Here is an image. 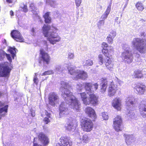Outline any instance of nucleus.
Instances as JSON below:
<instances>
[{"mask_svg": "<svg viewBox=\"0 0 146 146\" xmlns=\"http://www.w3.org/2000/svg\"><path fill=\"white\" fill-rule=\"evenodd\" d=\"M61 88H60L62 92V96L65 101L62 102L60 106L59 115L60 117L65 116L69 114L68 107L70 108L77 111L80 110V104L76 98L72 95L69 90L70 86L68 82L66 81L61 82Z\"/></svg>", "mask_w": 146, "mask_h": 146, "instance_id": "f257e3e1", "label": "nucleus"}, {"mask_svg": "<svg viewBox=\"0 0 146 146\" xmlns=\"http://www.w3.org/2000/svg\"><path fill=\"white\" fill-rule=\"evenodd\" d=\"M86 92L88 94L89 98L87 97L85 92L80 94L81 98L84 104L86 105L91 104L96 105L98 103V97L94 94V91L98 88V85L97 83L93 84L91 83L86 82L83 83Z\"/></svg>", "mask_w": 146, "mask_h": 146, "instance_id": "f03ea898", "label": "nucleus"}, {"mask_svg": "<svg viewBox=\"0 0 146 146\" xmlns=\"http://www.w3.org/2000/svg\"><path fill=\"white\" fill-rule=\"evenodd\" d=\"M48 25H44L43 27V32L45 37H48V40L53 44L59 41L60 38L56 33L57 29L55 28H50Z\"/></svg>", "mask_w": 146, "mask_h": 146, "instance_id": "7ed1b4c3", "label": "nucleus"}, {"mask_svg": "<svg viewBox=\"0 0 146 146\" xmlns=\"http://www.w3.org/2000/svg\"><path fill=\"white\" fill-rule=\"evenodd\" d=\"M102 47H103L102 50V52L106 56V58L104 59L103 56L100 54L98 56L99 59V63L100 65L102 64L103 63L105 64L106 67L110 70H112L113 69V64L111 63V61L110 58L109 57V53L108 50V44L105 42H103L102 44Z\"/></svg>", "mask_w": 146, "mask_h": 146, "instance_id": "20e7f679", "label": "nucleus"}, {"mask_svg": "<svg viewBox=\"0 0 146 146\" xmlns=\"http://www.w3.org/2000/svg\"><path fill=\"white\" fill-rule=\"evenodd\" d=\"M141 36L142 39L140 38H134L132 41L133 47L141 53L146 52V33L141 32Z\"/></svg>", "mask_w": 146, "mask_h": 146, "instance_id": "39448f33", "label": "nucleus"}, {"mask_svg": "<svg viewBox=\"0 0 146 146\" xmlns=\"http://www.w3.org/2000/svg\"><path fill=\"white\" fill-rule=\"evenodd\" d=\"M109 84V87L108 95L110 96H113L116 93L117 90V86L114 84L113 82H108L107 80L105 79L104 80L102 83V86L101 88V92L104 93L106 90L107 85Z\"/></svg>", "mask_w": 146, "mask_h": 146, "instance_id": "423d86ee", "label": "nucleus"}, {"mask_svg": "<svg viewBox=\"0 0 146 146\" xmlns=\"http://www.w3.org/2000/svg\"><path fill=\"white\" fill-rule=\"evenodd\" d=\"M123 51L121 54V58L125 63L129 64L133 60V57L131 51L130 50L129 46L126 44H123L122 45Z\"/></svg>", "mask_w": 146, "mask_h": 146, "instance_id": "0eeeda50", "label": "nucleus"}, {"mask_svg": "<svg viewBox=\"0 0 146 146\" xmlns=\"http://www.w3.org/2000/svg\"><path fill=\"white\" fill-rule=\"evenodd\" d=\"M68 73L74 76V77L76 79L85 80L88 77L87 73L83 70H75V67L70 66L68 68Z\"/></svg>", "mask_w": 146, "mask_h": 146, "instance_id": "6e6552de", "label": "nucleus"}, {"mask_svg": "<svg viewBox=\"0 0 146 146\" xmlns=\"http://www.w3.org/2000/svg\"><path fill=\"white\" fill-rule=\"evenodd\" d=\"M135 100L134 97H131L127 98L126 101L127 108V112L128 113L129 116L131 119H133L135 117L134 110L135 108L134 102Z\"/></svg>", "mask_w": 146, "mask_h": 146, "instance_id": "1a4fd4ad", "label": "nucleus"}, {"mask_svg": "<svg viewBox=\"0 0 146 146\" xmlns=\"http://www.w3.org/2000/svg\"><path fill=\"white\" fill-rule=\"evenodd\" d=\"M11 64L7 62L0 64V77H9L11 69Z\"/></svg>", "mask_w": 146, "mask_h": 146, "instance_id": "9d476101", "label": "nucleus"}, {"mask_svg": "<svg viewBox=\"0 0 146 146\" xmlns=\"http://www.w3.org/2000/svg\"><path fill=\"white\" fill-rule=\"evenodd\" d=\"M81 125L84 131L90 132L93 128V123L89 119H82L81 120Z\"/></svg>", "mask_w": 146, "mask_h": 146, "instance_id": "9b49d317", "label": "nucleus"}, {"mask_svg": "<svg viewBox=\"0 0 146 146\" xmlns=\"http://www.w3.org/2000/svg\"><path fill=\"white\" fill-rule=\"evenodd\" d=\"M49 104L52 106H54L59 101V98L58 94L55 93H50L48 96Z\"/></svg>", "mask_w": 146, "mask_h": 146, "instance_id": "f8f14e48", "label": "nucleus"}, {"mask_svg": "<svg viewBox=\"0 0 146 146\" xmlns=\"http://www.w3.org/2000/svg\"><path fill=\"white\" fill-rule=\"evenodd\" d=\"M122 120L121 117L117 116L114 119L113 121L114 127L115 130L119 132L122 130L123 127L121 125Z\"/></svg>", "mask_w": 146, "mask_h": 146, "instance_id": "ddd939ff", "label": "nucleus"}, {"mask_svg": "<svg viewBox=\"0 0 146 146\" xmlns=\"http://www.w3.org/2000/svg\"><path fill=\"white\" fill-rule=\"evenodd\" d=\"M40 54L41 58L39 63L41 64L42 62L44 64H48L49 62L50 59V56L46 52L43 50H41Z\"/></svg>", "mask_w": 146, "mask_h": 146, "instance_id": "4468645a", "label": "nucleus"}, {"mask_svg": "<svg viewBox=\"0 0 146 146\" xmlns=\"http://www.w3.org/2000/svg\"><path fill=\"white\" fill-rule=\"evenodd\" d=\"M60 140L61 144H58L56 146H70L72 145L70 138L68 136L62 137Z\"/></svg>", "mask_w": 146, "mask_h": 146, "instance_id": "2eb2a0df", "label": "nucleus"}, {"mask_svg": "<svg viewBox=\"0 0 146 146\" xmlns=\"http://www.w3.org/2000/svg\"><path fill=\"white\" fill-rule=\"evenodd\" d=\"M139 110L141 116L144 118H146V99L143 100L141 102Z\"/></svg>", "mask_w": 146, "mask_h": 146, "instance_id": "dca6fc26", "label": "nucleus"}, {"mask_svg": "<svg viewBox=\"0 0 146 146\" xmlns=\"http://www.w3.org/2000/svg\"><path fill=\"white\" fill-rule=\"evenodd\" d=\"M11 37L17 41L20 42H23L24 39L20 33L17 30H14L11 33Z\"/></svg>", "mask_w": 146, "mask_h": 146, "instance_id": "f3484780", "label": "nucleus"}, {"mask_svg": "<svg viewBox=\"0 0 146 146\" xmlns=\"http://www.w3.org/2000/svg\"><path fill=\"white\" fill-rule=\"evenodd\" d=\"M67 121V123L65 125L66 129L68 131H74L76 127V125L74 124V121L70 118L68 119Z\"/></svg>", "mask_w": 146, "mask_h": 146, "instance_id": "a211bd4d", "label": "nucleus"}, {"mask_svg": "<svg viewBox=\"0 0 146 146\" xmlns=\"http://www.w3.org/2000/svg\"><path fill=\"white\" fill-rule=\"evenodd\" d=\"M38 138L44 145L48 144L49 141L48 137L44 133L41 132L38 133L37 135Z\"/></svg>", "mask_w": 146, "mask_h": 146, "instance_id": "6ab92c4d", "label": "nucleus"}, {"mask_svg": "<svg viewBox=\"0 0 146 146\" xmlns=\"http://www.w3.org/2000/svg\"><path fill=\"white\" fill-rule=\"evenodd\" d=\"M85 112L92 119L96 118V114L94 110L90 107H87L85 110Z\"/></svg>", "mask_w": 146, "mask_h": 146, "instance_id": "aec40b11", "label": "nucleus"}, {"mask_svg": "<svg viewBox=\"0 0 146 146\" xmlns=\"http://www.w3.org/2000/svg\"><path fill=\"white\" fill-rule=\"evenodd\" d=\"M5 56H6L7 59L10 62H12V59L11 55L9 54H7L2 50H0V60H3Z\"/></svg>", "mask_w": 146, "mask_h": 146, "instance_id": "412c9836", "label": "nucleus"}, {"mask_svg": "<svg viewBox=\"0 0 146 146\" xmlns=\"http://www.w3.org/2000/svg\"><path fill=\"white\" fill-rule=\"evenodd\" d=\"M124 136L126 138L125 141L128 146H129L135 141V138L133 135L124 134Z\"/></svg>", "mask_w": 146, "mask_h": 146, "instance_id": "4be33fe9", "label": "nucleus"}, {"mask_svg": "<svg viewBox=\"0 0 146 146\" xmlns=\"http://www.w3.org/2000/svg\"><path fill=\"white\" fill-rule=\"evenodd\" d=\"M146 86L142 84H138L136 86V90L137 92L139 94H143L145 91Z\"/></svg>", "mask_w": 146, "mask_h": 146, "instance_id": "5701e85b", "label": "nucleus"}, {"mask_svg": "<svg viewBox=\"0 0 146 146\" xmlns=\"http://www.w3.org/2000/svg\"><path fill=\"white\" fill-rule=\"evenodd\" d=\"M3 94L0 92V97L2 96ZM8 107V105H6L4 107L0 108V119L7 113Z\"/></svg>", "mask_w": 146, "mask_h": 146, "instance_id": "b1692460", "label": "nucleus"}, {"mask_svg": "<svg viewBox=\"0 0 146 146\" xmlns=\"http://www.w3.org/2000/svg\"><path fill=\"white\" fill-rule=\"evenodd\" d=\"M112 106L117 110H120L121 109V100L119 98H115L113 101Z\"/></svg>", "mask_w": 146, "mask_h": 146, "instance_id": "393cba45", "label": "nucleus"}, {"mask_svg": "<svg viewBox=\"0 0 146 146\" xmlns=\"http://www.w3.org/2000/svg\"><path fill=\"white\" fill-rule=\"evenodd\" d=\"M29 3L30 5V7L31 9V11L33 14L35 15L36 17H38V9H36V7L35 6L33 2L32 1H30Z\"/></svg>", "mask_w": 146, "mask_h": 146, "instance_id": "a878e982", "label": "nucleus"}, {"mask_svg": "<svg viewBox=\"0 0 146 146\" xmlns=\"http://www.w3.org/2000/svg\"><path fill=\"white\" fill-rule=\"evenodd\" d=\"M111 6V5H109L106 11L101 17V19H102V20H104L107 18L108 15L109 14L110 12Z\"/></svg>", "mask_w": 146, "mask_h": 146, "instance_id": "bb28decb", "label": "nucleus"}, {"mask_svg": "<svg viewBox=\"0 0 146 146\" xmlns=\"http://www.w3.org/2000/svg\"><path fill=\"white\" fill-rule=\"evenodd\" d=\"M7 50L11 54L13 58L14 59L15 57L16 56V52L18 51V50L15 47H9Z\"/></svg>", "mask_w": 146, "mask_h": 146, "instance_id": "cd10ccee", "label": "nucleus"}, {"mask_svg": "<svg viewBox=\"0 0 146 146\" xmlns=\"http://www.w3.org/2000/svg\"><path fill=\"white\" fill-rule=\"evenodd\" d=\"M64 69L65 68L62 65L60 64L56 65L55 66L54 71L59 74L62 72Z\"/></svg>", "mask_w": 146, "mask_h": 146, "instance_id": "c85d7f7f", "label": "nucleus"}, {"mask_svg": "<svg viewBox=\"0 0 146 146\" xmlns=\"http://www.w3.org/2000/svg\"><path fill=\"white\" fill-rule=\"evenodd\" d=\"M135 6L137 9L141 11H142L144 8L143 4L141 2H138L136 4Z\"/></svg>", "mask_w": 146, "mask_h": 146, "instance_id": "c756f323", "label": "nucleus"}, {"mask_svg": "<svg viewBox=\"0 0 146 146\" xmlns=\"http://www.w3.org/2000/svg\"><path fill=\"white\" fill-rule=\"evenodd\" d=\"M141 71L140 70H135L134 71V76L136 78H141L143 76V74Z\"/></svg>", "mask_w": 146, "mask_h": 146, "instance_id": "7c9ffc66", "label": "nucleus"}, {"mask_svg": "<svg viewBox=\"0 0 146 146\" xmlns=\"http://www.w3.org/2000/svg\"><path fill=\"white\" fill-rule=\"evenodd\" d=\"M49 12H47L44 16L45 21L46 23H49L51 21V19L49 16Z\"/></svg>", "mask_w": 146, "mask_h": 146, "instance_id": "2f4dec72", "label": "nucleus"}, {"mask_svg": "<svg viewBox=\"0 0 146 146\" xmlns=\"http://www.w3.org/2000/svg\"><path fill=\"white\" fill-rule=\"evenodd\" d=\"M104 20H100L97 23L98 27L99 29H100L104 24Z\"/></svg>", "mask_w": 146, "mask_h": 146, "instance_id": "473e14b6", "label": "nucleus"}, {"mask_svg": "<svg viewBox=\"0 0 146 146\" xmlns=\"http://www.w3.org/2000/svg\"><path fill=\"white\" fill-rule=\"evenodd\" d=\"M93 64V62L90 60H86L84 63V66H91Z\"/></svg>", "mask_w": 146, "mask_h": 146, "instance_id": "72a5a7b5", "label": "nucleus"}, {"mask_svg": "<svg viewBox=\"0 0 146 146\" xmlns=\"http://www.w3.org/2000/svg\"><path fill=\"white\" fill-rule=\"evenodd\" d=\"M54 71L52 70H48L44 72L42 74V76H45L47 75L52 74L54 73Z\"/></svg>", "mask_w": 146, "mask_h": 146, "instance_id": "f704fd0d", "label": "nucleus"}, {"mask_svg": "<svg viewBox=\"0 0 146 146\" xmlns=\"http://www.w3.org/2000/svg\"><path fill=\"white\" fill-rule=\"evenodd\" d=\"M47 3L49 4L51 6L54 7L55 2L54 0H45Z\"/></svg>", "mask_w": 146, "mask_h": 146, "instance_id": "c9c22d12", "label": "nucleus"}, {"mask_svg": "<svg viewBox=\"0 0 146 146\" xmlns=\"http://www.w3.org/2000/svg\"><path fill=\"white\" fill-rule=\"evenodd\" d=\"M116 31L113 30H112L110 33L108 35H109L110 36L114 38L116 36Z\"/></svg>", "mask_w": 146, "mask_h": 146, "instance_id": "e433bc0d", "label": "nucleus"}, {"mask_svg": "<svg viewBox=\"0 0 146 146\" xmlns=\"http://www.w3.org/2000/svg\"><path fill=\"white\" fill-rule=\"evenodd\" d=\"M76 88L78 91L81 92L82 89L83 88V87L82 84L79 83L77 84Z\"/></svg>", "mask_w": 146, "mask_h": 146, "instance_id": "4c0bfd02", "label": "nucleus"}, {"mask_svg": "<svg viewBox=\"0 0 146 146\" xmlns=\"http://www.w3.org/2000/svg\"><path fill=\"white\" fill-rule=\"evenodd\" d=\"M21 7L23 9V11L24 12H27L28 10V9L27 8V6L26 5L23 4H21Z\"/></svg>", "mask_w": 146, "mask_h": 146, "instance_id": "58836bf2", "label": "nucleus"}, {"mask_svg": "<svg viewBox=\"0 0 146 146\" xmlns=\"http://www.w3.org/2000/svg\"><path fill=\"white\" fill-rule=\"evenodd\" d=\"M89 140V138L87 135H84L82 137L83 141L85 143L88 142Z\"/></svg>", "mask_w": 146, "mask_h": 146, "instance_id": "ea45409f", "label": "nucleus"}, {"mask_svg": "<svg viewBox=\"0 0 146 146\" xmlns=\"http://www.w3.org/2000/svg\"><path fill=\"white\" fill-rule=\"evenodd\" d=\"M102 116L104 120H106L108 119V116L107 113L105 112L102 113Z\"/></svg>", "mask_w": 146, "mask_h": 146, "instance_id": "a19ab883", "label": "nucleus"}, {"mask_svg": "<svg viewBox=\"0 0 146 146\" xmlns=\"http://www.w3.org/2000/svg\"><path fill=\"white\" fill-rule=\"evenodd\" d=\"M106 39L108 42L109 43H112L113 38L111 37L110 36H109L108 35Z\"/></svg>", "mask_w": 146, "mask_h": 146, "instance_id": "79ce46f5", "label": "nucleus"}, {"mask_svg": "<svg viewBox=\"0 0 146 146\" xmlns=\"http://www.w3.org/2000/svg\"><path fill=\"white\" fill-rule=\"evenodd\" d=\"M55 17L60 18L61 17L60 14L58 11H55L54 13Z\"/></svg>", "mask_w": 146, "mask_h": 146, "instance_id": "37998d69", "label": "nucleus"}, {"mask_svg": "<svg viewBox=\"0 0 146 146\" xmlns=\"http://www.w3.org/2000/svg\"><path fill=\"white\" fill-rule=\"evenodd\" d=\"M36 73H35V75L34 76V79H33V81L34 82V83L36 84H38V78L36 77Z\"/></svg>", "mask_w": 146, "mask_h": 146, "instance_id": "c03bdc74", "label": "nucleus"}, {"mask_svg": "<svg viewBox=\"0 0 146 146\" xmlns=\"http://www.w3.org/2000/svg\"><path fill=\"white\" fill-rule=\"evenodd\" d=\"M81 0H76L75 3L76 6L77 7H79L81 3Z\"/></svg>", "mask_w": 146, "mask_h": 146, "instance_id": "a18cd8bd", "label": "nucleus"}, {"mask_svg": "<svg viewBox=\"0 0 146 146\" xmlns=\"http://www.w3.org/2000/svg\"><path fill=\"white\" fill-rule=\"evenodd\" d=\"M108 53H109V56L110 52H111L113 51V48L111 46H109L108 47ZM110 58V57H109Z\"/></svg>", "mask_w": 146, "mask_h": 146, "instance_id": "49530a36", "label": "nucleus"}, {"mask_svg": "<svg viewBox=\"0 0 146 146\" xmlns=\"http://www.w3.org/2000/svg\"><path fill=\"white\" fill-rule=\"evenodd\" d=\"M30 113L31 114V115L33 117L35 115V111L32 108L30 109Z\"/></svg>", "mask_w": 146, "mask_h": 146, "instance_id": "de8ad7c7", "label": "nucleus"}, {"mask_svg": "<svg viewBox=\"0 0 146 146\" xmlns=\"http://www.w3.org/2000/svg\"><path fill=\"white\" fill-rule=\"evenodd\" d=\"M43 121L46 124H48L50 121V119L49 118L47 117H45L43 119Z\"/></svg>", "mask_w": 146, "mask_h": 146, "instance_id": "09e8293b", "label": "nucleus"}, {"mask_svg": "<svg viewBox=\"0 0 146 146\" xmlns=\"http://www.w3.org/2000/svg\"><path fill=\"white\" fill-rule=\"evenodd\" d=\"M68 57L70 59H73L74 57V54L72 53H69L68 54Z\"/></svg>", "mask_w": 146, "mask_h": 146, "instance_id": "8fccbe9b", "label": "nucleus"}, {"mask_svg": "<svg viewBox=\"0 0 146 146\" xmlns=\"http://www.w3.org/2000/svg\"><path fill=\"white\" fill-rule=\"evenodd\" d=\"M116 78V82H117L119 84V85H121L123 84V82L122 81H121L120 80H119L118 78Z\"/></svg>", "mask_w": 146, "mask_h": 146, "instance_id": "3c124183", "label": "nucleus"}, {"mask_svg": "<svg viewBox=\"0 0 146 146\" xmlns=\"http://www.w3.org/2000/svg\"><path fill=\"white\" fill-rule=\"evenodd\" d=\"M128 0L127 1H126V3H125V5L123 8V11H124L126 7L127 6L128 3Z\"/></svg>", "mask_w": 146, "mask_h": 146, "instance_id": "603ef678", "label": "nucleus"}, {"mask_svg": "<svg viewBox=\"0 0 146 146\" xmlns=\"http://www.w3.org/2000/svg\"><path fill=\"white\" fill-rule=\"evenodd\" d=\"M33 146H41V145L38 144L36 143H34Z\"/></svg>", "mask_w": 146, "mask_h": 146, "instance_id": "864d4df0", "label": "nucleus"}, {"mask_svg": "<svg viewBox=\"0 0 146 146\" xmlns=\"http://www.w3.org/2000/svg\"><path fill=\"white\" fill-rule=\"evenodd\" d=\"M10 15L12 16L14 15V13L12 10L11 11H10Z\"/></svg>", "mask_w": 146, "mask_h": 146, "instance_id": "5fc2aeb1", "label": "nucleus"}, {"mask_svg": "<svg viewBox=\"0 0 146 146\" xmlns=\"http://www.w3.org/2000/svg\"><path fill=\"white\" fill-rule=\"evenodd\" d=\"M37 139V138L36 137H35L34 138L33 141V143L34 144V143H36V141Z\"/></svg>", "mask_w": 146, "mask_h": 146, "instance_id": "6e6d98bb", "label": "nucleus"}, {"mask_svg": "<svg viewBox=\"0 0 146 146\" xmlns=\"http://www.w3.org/2000/svg\"><path fill=\"white\" fill-rule=\"evenodd\" d=\"M119 18L118 17H116L115 19V22H117V23H118V21H117L118 19Z\"/></svg>", "mask_w": 146, "mask_h": 146, "instance_id": "4d7b16f0", "label": "nucleus"}, {"mask_svg": "<svg viewBox=\"0 0 146 146\" xmlns=\"http://www.w3.org/2000/svg\"><path fill=\"white\" fill-rule=\"evenodd\" d=\"M4 105V103L1 101L0 102V107L3 106Z\"/></svg>", "mask_w": 146, "mask_h": 146, "instance_id": "13d9d810", "label": "nucleus"}, {"mask_svg": "<svg viewBox=\"0 0 146 146\" xmlns=\"http://www.w3.org/2000/svg\"><path fill=\"white\" fill-rule=\"evenodd\" d=\"M143 131L145 134H146V125H145V127H144Z\"/></svg>", "mask_w": 146, "mask_h": 146, "instance_id": "bf43d9fd", "label": "nucleus"}, {"mask_svg": "<svg viewBox=\"0 0 146 146\" xmlns=\"http://www.w3.org/2000/svg\"><path fill=\"white\" fill-rule=\"evenodd\" d=\"M3 44L5 45H6V40L5 39H4L3 41Z\"/></svg>", "mask_w": 146, "mask_h": 146, "instance_id": "052dcab7", "label": "nucleus"}, {"mask_svg": "<svg viewBox=\"0 0 146 146\" xmlns=\"http://www.w3.org/2000/svg\"><path fill=\"white\" fill-rule=\"evenodd\" d=\"M47 114V117H48V118L49 117H50V113H48L47 112L46 113V114Z\"/></svg>", "mask_w": 146, "mask_h": 146, "instance_id": "680f3d73", "label": "nucleus"}, {"mask_svg": "<svg viewBox=\"0 0 146 146\" xmlns=\"http://www.w3.org/2000/svg\"><path fill=\"white\" fill-rule=\"evenodd\" d=\"M7 2L9 3H12V0H6Z\"/></svg>", "mask_w": 146, "mask_h": 146, "instance_id": "e2e57ef3", "label": "nucleus"}, {"mask_svg": "<svg viewBox=\"0 0 146 146\" xmlns=\"http://www.w3.org/2000/svg\"><path fill=\"white\" fill-rule=\"evenodd\" d=\"M34 31H35L34 29V28H32V30H31V31H32V32L33 33V34H34ZM33 35H34V34H33Z\"/></svg>", "mask_w": 146, "mask_h": 146, "instance_id": "0e129e2a", "label": "nucleus"}, {"mask_svg": "<svg viewBox=\"0 0 146 146\" xmlns=\"http://www.w3.org/2000/svg\"><path fill=\"white\" fill-rule=\"evenodd\" d=\"M136 56L138 58L140 56V55L139 54H136Z\"/></svg>", "mask_w": 146, "mask_h": 146, "instance_id": "69168bd1", "label": "nucleus"}, {"mask_svg": "<svg viewBox=\"0 0 146 146\" xmlns=\"http://www.w3.org/2000/svg\"><path fill=\"white\" fill-rule=\"evenodd\" d=\"M99 7H100V9L101 10L102 9V7H101V6H99Z\"/></svg>", "mask_w": 146, "mask_h": 146, "instance_id": "338daca9", "label": "nucleus"}, {"mask_svg": "<svg viewBox=\"0 0 146 146\" xmlns=\"http://www.w3.org/2000/svg\"><path fill=\"white\" fill-rule=\"evenodd\" d=\"M122 14L121 15V17L122 16Z\"/></svg>", "mask_w": 146, "mask_h": 146, "instance_id": "774afa93", "label": "nucleus"}]
</instances>
